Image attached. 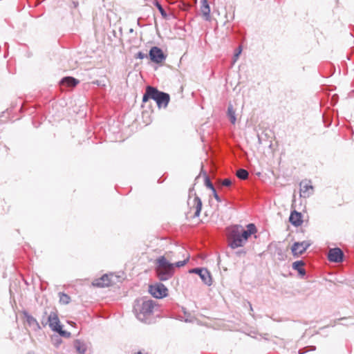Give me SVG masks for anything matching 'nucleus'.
I'll list each match as a JSON object with an SVG mask.
<instances>
[{"mask_svg": "<svg viewBox=\"0 0 354 354\" xmlns=\"http://www.w3.org/2000/svg\"><path fill=\"white\" fill-rule=\"evenodd\" d=\"M74 347L79 354H85L87 350L86 344L80 339H76L74 342Z\"/></svg>", "mask_w": 354, "mask_h": 354, "instance_id": "nucleus-18", "label": "nucleus"}, {"mask_svg": "<svg viewBox=\"0 0 354 354\" xmlns=\"http://www.w3.org/2000/svg\"><path fill=\"white\" fill-rule=\"evenodd\" d=\"M241 52H242V48H241V46H240L237 48V50H236V52H235V53H234V57H233V64H234V63L237 61V59H238V58H239V57L240 54L241 53Z\"/></svg>", "mask_w": 354, "mask_h": 354, "instance_id": "nucleus-27", "label": "nucleus"}, {"mask_svg": "<svg viewBox=\"0 0 354 354\" xmlns=\"http://www.w3.org/2000/svg\"><path fill=\"white\" fill-rule=\"evenodd\" d=\"M212 194H213V196L214 197V198L218 201V202H221V199L220 198V196L218 195L216 189H213L212 191Z\"/></svg>", "mask_w": 354, "mask_h": 354, "instance_id": "nucleus-31", "label": "nucleus"}, {"mask_svg": "<svg viewBox=\"0 0 354 354\" xmlns=\"http://www.w3.org/2000/svg\"><path fill=\"white\" fill-rule=\"evenodd\" d=\"M153 86H148L142 97V102H146L149 98L153 99Z\"/></svg>", "mask_w": 354, "mask_h": 354, "instance_id": "nucleus-21", "label": "nucleus"}, {"mask_svg": "<svg viewBox=\"0 0 354 354\" xmlns=\"http://www.w3.org/2000/svg\"><path fill=\"white\" fill-rule=\"evenodd\" d=\"M316 349V347L315 346H309L307 347L304 348L303 349L299 350V354H304L305 353L308 351H313Z\"/></svg>", "mask_w": 354, "mask_h": 354, "instance_id": "nucleus-26", "label": "nucleus"}, {"mask_svg": "<svg viewBox=\"0 0 354 354\" xmlns=\"http://www.w3.org/2000/svg\"><path fill=\"white\" fill-rule=\"evenodd\" d=\"M227 116L232 124H235L236 121L235 110L234 109L233 105L230 104L227 107Z\"/></svg>", "mask_w": 354, "mask_h": 354, "instance_id": "nucleus-20", "label": "nucleus"}, {"mask_svg": "<svg viewBox=\"0 0 354 354\" xmlns=\"http://www.w3.org/2000/svg\"><path fill=\"white\" fill-rule=\"evenodd\" d=\"M59 301L62 304H67L70 302L71 298L68 295L63 293V292H59Z\"/></svg>", "mask_w": 354, "mask_h": 354, "instance_id": "nucleus-23", "label": "nucleus"}, {"mask_svg": "<svg viewBox=\"0 0 354 354\" xmlns=\"http://www.w3.org/2000/svg\"><path fill=\"white\" fill-rule=\"evenodd\" d=\"M328 259L331 262H342L344 260V253L339 248L330 249L328 254Z\"/></svg>", "mask_w": 354, "mask_h": 354, "instance_id": "nucleus-9", "label": "nucleus"}, {"mask_svg": "<svg viewBox=\"0 0 354 354\" xmlns=\"http://www.w3.org/2000/svg\"><path fill=\"white\" fill-rule=\"evenodd\" d=\"M153 100L156 102L158 108H166L169 102L170 96L168 93L158 91L153 87Z\"/></svg>", "mask_w": 354, "mask_h": 354, "instance_id": "nucleus-4", "label": "nucleus"}, {"mask_svg": "<svg viewBox=\"0 0 354 354\" xmlns=\"http://www.w3.org/2000/svg\"><path fill=\"white\" fill-rule=\"evenodd\" d=\"M201 11L202 15L206 21L210 20V7L207 2V0H201Z\"/></svg>", "mask_w": 354, "mask_h": 354, "instance_id": "nucleus-14", "label": "nucleus"}, {"mask_svg": "<svg viewBox=\"0 0 354 354\" xmlns=\"http://www.w3.org/2000/svg\"><path fill=\"white\" fill-rule=\"evenodd\" d=\"M310 245L311 243L306 241L295 242L291 248L292 254L294 256H299L302 254L308 249V248L310 247Z\"/></svg>", "mask_w": 354, "mask_h": 354, "instance_id": "nucleus-8", "label": "nucleus"}, {"mask_svg": "<svg viewBox=\"0 0 354 354\" xmlns=\"http://www.w3.org/2000/svg\"><path fill=\"white\" fill-rule=\"evenodd\" d=\"M167 288L162 283L149 286V292L156 298L160 299L167 295Z\"/></svg>", "mask_w": 354, "mask_h": 354, "instance_id": "nucleus-7", "label": "nucleus"}, {"mask_svg": "<svg viewBox=\"0 0 354 354\" xmlns=\"http://www.w3.org/2000/svg\"><path fill=\"white\" fill-rule=\"evenodd\" d=\"M155 303L152 300H138L133 306V312L138 320L150 323Z\"/></svg>", "mask_w": 354, "mask_h": 354, "instance_id": "nucleus-3", "label": "nucleus"}, {"mask_svg": "<svg viewBox=\"0 0 354 354\" xmlns=\"http://www.w3.org/2000/svg\"><path fill=\"white\" fill-rule=\"evenodd\" d=\"M235 254L238 257H244L246 254V251L245 250H239L235 252Z\"/></svg>", "mask_w": 354, "mask_h": 354, "instance_id": "nucleus-29", "label": "nucleus"}, {"mask_svg": "<svg viewBox=\"0 0 354 354\" xmlns=\"http://www.w3.org/2000/svg\"><path fill=\"white\" fill-rule=\"evenodd\" d=\"M193 208L195 209L194 216L198 217L202 209V201L198 196H195L193 200Z\"/></svg>", "mask_w": 354, "mask_h": 354, "instance_id": "nucleus-17", "label": "nucleus"}, {"mask_svg": "<svg viewBox=\"0 0 354 354\" xmlns=\"http://www.w3.org/2000/svg\"><path fill=\"white\" fill-rule=\"evenodd\" d=\"M110 279L108 274H104L99 279H96L93 281V285L97 287H105L110 285Z\"/></svg>", "mask_w": 354, "mask_h": 354, "instance_id": "nucleus-15", "label": "nucleus"}, {"mask_svg": "<svg viewBox=\"0 0 354 354\" xmlns=\"http://www.w3.org/2000/svg\"><path fill=\"white\" fill-rule=\"evenodd\" d=\"M28 354H34V353L32 352H29Z\"/></svg>", "mask_w": 354, "mask_h": 354, "instance_id": "nucleus-36", "label": "nucleus"}, {"mask_svg": "<svg viewBox=\"0 0 354 354\" xmlns=\"http://www.w3.org/2000/svg\"><path fill=\"white\" fill-rule=\"evenodd\" d=\"M59 334L60 336L68 338L71 337V333L62 330V326L58 329L57 331Z\"/></svg>", "mask_w": 354, "mask_h": 354, "instance_id": "nucleus-25", "label": "nucleus"}, {"mask_svg": "<svg viewBox=\"0 0 354 354\" xmlns=\"http://www.w3.org/2000/svg\"><path fill=\"white\" fill-rule=\"evenodd\" d=\"M190 273H195L199 275L203 282L207 286H211L212 283V277L209 272L206 268H196L189 270Z\"/></svg>", "mask_w": 354, "mask_h": 354, "instance_id": "nucleus-6", "label": "nucleus"}, {"mask_svg": "<svg viewBox=\"0 0 354 354\" xmlns=\"http://www.w3.org/2000/svg\"><path fill=\"white\" fill-rule=\"evenodd\" d=\"M79 83V80L73 77H65L60 81L62 86L74 87Z\"/></svg>", "mask_w": 354, "mask_h": 354, "instance_id": "nucleus-16", "label": "nucleus"}, {"mask_svg": "<svg viewBox=\"0 0 354 354\" xmlns=\"http://www.w3.org/2000/svg\"><path fill=\"white\" fill-rule=\"evenodd\" d=\"M41 324H42V325H43L44 326H45L46 325V324H47V323H46V322H43V321H42V322H41Z\"/></svg>", "mask_w": 354, "mask_h": 354, "instance_id": "nucleus-34", "label": "nucleus"}, {"mask_svg": "<svg viewBox=\"0 0 354 354\" xmlns=\"http://www.w3.org/2000/svg\"><path fill=\"white\" fill-rule=\"evenodd\" d=\"M300 195L301 197L306 198L312 194L313 187L310 181H301L300 183Z\"/></svg>", "mask_w": 354, "mask_h": 354, "instance_id": "nucleus-12", "label": "nucleus"}, {"mask_svg": "<svg viewBox=\"0 0 354 354\" xmlns=\"http://www.w3.org/2000/svg\"><path fill=\"white\" fill-rule=\"evenodd\" d=\"M301 217L302 216L301 213L294 210L291 212L290 215L289 221L292 223V225H293L295 227H298L300 226L303 223Z\"/></svg>", "mask_w": 354, "mask_h": 354, "instance_id": "nucleus-13", "label": "nucleus"}, {"mask_svg": "<svg viewBox=\"0 0 354 354\" xmlns=\"http://www.w3.org/2000/svg\"><path fill=\"white\" fill-rule=\"evenodd\" d=\"M146 57H147L146 54H145V53H143L142 52H140V51L138 52L136 54V58L140 59H144Z\"/></svg>", "mask_w": 354, "mask_h": 354, "instance_id": "nucleus-32", "label": "nucleus"}, {"mask_svg": "<svg viewBox=\"0 0 354 354\" xmlns=\"http://www.w3.org/2000/svg\"><path fill=\"white\" fill-rule=\"evenodd\" d=\"M249 305H250V310L251 311H252V310H253V309H252V304H251L250 303H249Z\"/></svg>", "mask_w": 354, "mask_h": 354, "instance_id": "nucleus-33", "label": "nucleus"}, {"mask_svg": "<svg viewBox=\"0 0 354 354\" xmlns=\"http://www.w3.org/2000/svg\"><path fill=\"white\" fill-rule=\"evenodd\" d=\"M154 5L158 9V10L160 12L161 15L163 17H167V13H166L165 10H164V8H162V6H161V4L158 1H155Z\"/></svg>", "mask_w": 354, "mask_h": 354, "instance_id": "nucleus-24", "label": "nucleus"}, {"mask_svg": "<svg viewBox=\"0 0 354 354\" xmlns=\"http://www.w3.org/2000/svg\"><path fill=\"white\" fill-rule=\"evenodd\" d=\"M149 55L150 59L156 64L162 63L166 59V55L162 49L157 46L152 47L149 50Z\"/></svg>", "mask_w": 354, "mask_h": 354, "instance_id": "nucleus-5", "label": "nucleus"}, {"mask_svg": "<svg viewBox=\"0 0 354 354\" xmlns=\"http://www.w3.org/2000/svg\"><path fill=\"white\" fill-rule=\"evenodd\" d=\"M48 322L49 327L53 331L57 332L62 327L59 317L56 313L52 312L48 317Z\"/></svg>", "mask_w": 354, "mask_h": 354, "instance_id": "nucleus-10", "label": "nucleus"}, {"mask_svg": "<svg viewBox=\"0 0 354 354\" xmlns=\"http://www.w3.org/2000/svg\"><path fill=\"white\" fill-rule=\"evenodd\" d=\"M305 265V263L303 261H297L292 263V268L298 272V273L304 277L306 274V270L303 268Z\"/></svg>", "mask_w": 354, "mask_h": 354, "instance_id": "nucleus-19", "label": "nucleus"}, {"mask_svg": "<svg viewBox=\"0 0 354 354\" xmlns=\"http://www.w3.org/2000/svg\"><path fill=\"white\" fill-rule=\"evenodd\" d=\"M256 232L257 227L253 223L248 224L246 230H243L241 225H234L229 232L228 245L232 249L243 247L249 237Z\"/></svg>", "mask_w": 354, "mask_h": 354, "instance_id": "nucleus-1", "label": "nucleus"}, {"mask_svg": "<svg viewBox=\"0 0 354 354\" xmlns=\"http://www.w3.org/2000/svg\"><path fill=\"white\" fill-rule=\"evenodd\" d=\"M249 173L244 169H239L236 171V176L241 180H245L248 178Z\"/></svg>", "mask_w": 354, "mask_h": 354, "instance_id": "nucleus-22", "label": "nucleus"}, {"mask_svg": "<svg viewBox=\"0 0 354 354\" xmlns=\"http://www.w3.org/2000/svg\"><path fill=\"white\" fill-rule=\"evenodd\" d=\"M232 184V181L229 178H225L222 181V185L225 187H229Z\"/></svg>", "mask_w": 354, "mask_h": 354, "instance_id": "nucleus-30", "label": "nucleus"}, {"mask_svg": "<svg viewBox=\"0 0 354 354\" xmlns=\"http://www.w3.org/2000/svg\"><path fill=\"white\" fill-rule=\"evenodd\" d=\"M205 185H206L207 187L209 188L212 191L215 189L208 176H205Z\"/></svg>", "mask_w": 354, "mask_h": 354, "instance_id": "nucleus-28", "label": "nucleus"}, {"mask_svg": "<svg viewBox=\"0 0 354 354\" xmlns=\"http://www.w3.org/2000/svg\"><path fill=\"white\" fill-rule=\"evenodd\" d=\"M136 354H146V353H142V352L139 351V352H138V353H136Z\"/></svg>", "mask_w": 354, "mask_h": 354, "instance_id": "nucleus-35", "label": "nucleus"}, {"mask_svg": "<svg viewBox=\"0 0 354 354\" xmlns=\"http://www.w3.org/2000/svg\"><path fill=\"white\" fill-rule=\"evenodd\" d=\"M23 315L26 319L28 325L35 331L39 330L41 326L37 320L30 315L27 311H24Z\"/></svg>", "mask_w": 354, "mask_h": 354, "instance_id": "nucleus-11", "label": "nucleus"}, {"mask_svg": "<svg viewBox=\"0 0 354 354\" xmlns=\"http://www.w3.org/2000/svg\"><path fill=\"white\" fill-rule=\"evenodd\" d=\"M189 259V255H187L183 261L175 263H170L165 257L162 256L156 259V272L160 281H167L174 274V267L180 268L184 266Z\"/></svg>", "mask_w": 354, "mask_h": 354, "instance_id": "nucleus-2", "label": "nucleus"}]
</instances>
